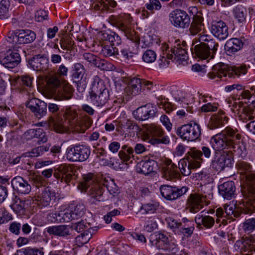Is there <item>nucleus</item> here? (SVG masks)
<instances>
[{"label": "nucleus", "instance_id": "1", "mask_svg": "<svg viewBox=\"0 0 255 255\" xmlns=\"http://www.w3.org/2000/svg\"><path fill=\"white\" fill-rule=\"evenodd\" d=\"M241 138L242 135L237 129L227 127L212 137L211 144L215 151L232 149L239 156L244 157L247 154L246 144Z\"/></svg>", "mask_w": 255, "mask_h": 255}, {"label": "nucleus", "instance_id": "2", "mask_svg": "<svg viewBox=\"0 0 255 255\" xmlns=\"http://www.w3.org/2000/svg\"><path fill=\"white\" fill-rule=\"evenodd\" d=\"M109 98V87L99 76L94 75L89 92L90 102L95 106L102 107L106 104Z\"/></svg>", "mask_w": 255, "mask_h": 255}, {"label": "nucleus", "instance_id": "3", "mask_svg": "<svg viewBox=\"0 0 255 255\" xmlns=\"http://www.w3.org/2000/svg\"><path fill=\"white\" fill-rule=\"evenodd\" d=\"M207 35L200 37V43L191 48V51L195 57L201 60L212 59L214 58L219 44L213 39H208Z\"/></svg>", "mask_w": 255, "mask_h": 255}, {"label": "nucleus", "instance_id": "4", "mask_svg": "<svg viewBox=\"0 0 255 255\" xmlns=\"http://www.w3.org/2000/svg\"><path fill=\"white\" fill-rule=\"evenodd\" d=\"M142 139L153 145L161 143L167 144L170 142L169 137L164 135L162 128L153 124L146 126L145 130L143 132Z\"/></svg>", "mask_w": 255, "mask_h": 255}, {"label": "nucleus", "instance_id": "5", "mask_svg": "<svg viewBox=\"0 0 255 255\" xmlns=\"http://www.w3.org/2000/svg\"><path fill=\"white\" fill-rule=\"evenodd\" d=\"M202 153L198 151H190L185 158L178 162V168L183 176L190 174L191 169L199 167L202 160Z\"/></svg>", "mask_w": 255, "mask_h": 255}, {"label": "nucleus", "instance_id": "6", "mask_svg": "<svg viewBox=\"0 0 255 255\" xmlns=\"http://www.w3.org/2000/svg\"><path fill=\"white\" fill-rule=\"evenodd\" d=\"M227 66L223 63H219L214 65L212 68V71L208 73V77L211 79H215L216 78H220L222 76L234 77L235 75L239 76L247 72V68L246 65L234 66L229 69H227Z\"/></svg>", "mask_w": 255, "mask_h": 255}, {"label": "nucleus", "instance_id": "7", "mask_svg": "<svg viewBox=\"0 0 255 255\" xmlns=\"http://www.w3.org/2000/svg\"><path fill=\"white\" fill-rule=\"evenodd\" d=\"M176 133L182 140L195 141L201 135V127L196 122H190L178 127L176 129Z\"/></svg>", "mask_w": 255, "mask_h": 255}, {"label": "nucleus", "instance_id": "8", "mask_svg": "<svg viewBox=\"0 0 255 255\" xmlns=\"http://www.w3.org/2000/svg\"><path fill=\"white\" fill-rule=\"evenodd\" d=\"M90 153V148L85 145H71L67 148L66 156L70 161L84 162L87 160Z\"/></svg>", "mask_w": 255, "mask_h": 255}, {"label": "nucleus", "instance_id": "9", "mask_svg": "<svg viewBox=\"0 0 255 255\" xmlns=\"http://www.w3.org/2000/svg\"><path fill=\"white\" fill-rule=\"evenodd\" d=\"M47 108L49 112L54 114L53 117H50L48 120L49 126L53 128L54 130L59 133H62L65 130L64 125V121L60 114L59 106L54 103H49Z\"/></svg>", "mask_w": 255, "mask_h": 255}, {"label": "nucleus", "instance_id": "10", "mask_svg": "<svg viewBox=\"0 0 255 255\" xmlns=\"http://www.w3.org/2000/svg\"><path fill=\"white\" fill-rule=\"evenodd\" d=\"M37 82L39 86L51 94L55 93L61 84L59 78L55 74L39 76Z\"/></svg>", "mask_w": 255, "mask_h": 255}, {"label": "nucleus", "instance_id": "11", "mask_svg": "<svg viewBox=\"0 0 255 255\" xmlns=\"http://www.w3.org/2000/svg\"><path fill=\"white\" fill-rule=\"evenodd\" d=\"M189 190L187 186H176L163 185L160 187L161 195L169 201L175 200L185 195Z\"/></svg>", "mask_w": 255, "mask_h": 255}, {"label": "nucleus", "instance_id": "12", "mask_svg": "<svg viewBox=\"0 0 255 255\" xmlns=\"http://www.w3.org/2000/svg\"><path fill=\"white\" fill-rule=\"evenodd\" d=\"M169 20L176 28H187L190 24V17L184 10L176 9L169 14Z\"/></svg>", "mask_w": 255, "mask_h": 255}, {"label": "nucleus", "instance_id": "13", "mask_svg": "<svg viewBox=\"0 0 255 255\" xmlns=\"http://www.w3.org/2000/svg\"><path fill=\"white\" fill-rule=\"evenodd\" d=\"M234 162V157L231 152H224L221 154L216 152L211 166L217 171L221 172L225 167H232Z\"/></svg>", "mask_w": 255, "mask_h": 255}, {"label": "nucleus", "instance_id": "14", "mask_svg": "<svg viewBox=\"0 0 255 255\" xmlns=\"http://www.w3.org/2000/svg\"><path fill=\"white\" fill-rule=\"evenodd\" d=\"M112 18L115 26L123 31L125 36L129 39L130 41H129L128 42H132L133 44L136 43V47L138 48L140 41L139 35L134 30L129 28L123 22V16H113Z\"/></svg>", "mask_w": 255, "mask_h": 255}, {"label": "nucleus", "instance_id": "15", "mask_svg": "<svg viewBox=\"0 0 255 255\" xmlns=\"http://www.w3.org/2000/svg\"><path fill=\"white\" fill-rule=\"evenodd\" d=\"M136 43L132 42H127L121 44L119 47L118 54L117 60H120L121 61L128 62L132 59L134 55L137 53V48L136 47Z\"/></svg>", "mask_w": 255, "mask_h": 255}, {"label": "nucleus", "instance_id": "16", "mask_svg": "<svg viewBox=\"0 0 255 255\" xmlns=\"http://www.w3.org/2000/svg\"><path fill=\"white\" fill-rule=\"evenodd\" d=\"M206 196L198 193H191L186 201L185 209L192 213H196L203 208Z\"/></svg>", "mask_w": 255, "mask_h": 255}, {"label": "nucleus", "instance_id": "17", "mask_svg": "<svg viewBox=\"0 0 255 255\" xmlns=\"http://www.w3.org/2000/svg\"><path fill=\"white\" fill-rule=\"evenodd\" d=\"M150 242L152 246L159 249L170 252L174 249V244L170 243L168 237L161 233H156L150 236Z\"/></svg>", "mask_w": 255, "mask_h": 255}, {"label": "nucleus", "instance_id": "18", "mask_svg": "<svg viewBox=\"0 0 255 255\" xmlns=\"http://www.w3.org/2000/svg\"><path fill=\"white\" fill-rule=\"evenodd\" d=\"M26 106L29 108L34 116L37 119H41L47 114V104L38 99H30L26 102Z\"/></svg>", "mask_w": 255, "mask_h": 255}, {"label": "nucleus", "instance_id": "19", "mask_svg": "<svg viewBox=\"0 0 255 255\" xmlns=\"http://www.w3.org/2000/svg\"><path fill=\"white\" fill-rule=\"evenodd\" d=\"M142 79L136 77H130L127 81V86L125 89V93L129 96H134L142 91Z\"/></svg>", "mask_w": 255, "mask_h": 255}, {"label": "nucleus", "instance_id": "20", "mask_svg": "<svg viewBox=\"0 0 255 255\" xmlns=\"http://www.w3.org/2000/svg\"><path fill=\"white\" fill-rule=\"evenodd\" d=\"M20 61V56L15 51L7 52L3 55H0V64L8 69H12L15 67Z\"/></svg>", "mask_w": 255, "mask_h": 255}, {"label": "nucleus", "instance_id": "21", "mask_svg": "<svg viewBox=\"0 0 255 255\" xmlns=\"http://www.w3.org/2000/svg\"><path fill=\"white\" fill-rule=\"evenodd\" d=\"M211 32L219 40H224L229 35L228 27L222 20L213 21L211 24Z\"/></svg>", "mask_w": 255, "mask_h": 255}, {"label": "nucleus", "instance_id": "22", "mask_svg": "<svg viewBox=\"0 0 255 255\" xmlns=\"http://www.w3.org/2000/svg\"><path fill=\"white\" fill-rule=\"evenodd\" d=\"M29 64L35 71H45L49 68V61L46 55L37 54L29 60Z\"/></svg>", "mask_w": 255, "mask_h": 255}, {"label": "nucleus", "instance_id": "23", "mask_svg": "<svg viewBox=\"0 0 255 255\" xmlns=\"http://www.w3.org/2000/svg\"><path fill=\"white\" fill-rule=\"evenodd\" d=\"M156 109L152 105L147 104L139 107L133 112L135 119L137 120L144 121L155 116Z\"/></svg>", "mask_w": 255, "mask_h": 255}, {"label": "nucleus", "instance_id": "24", "mask_svg": "<svg viewBox=\"0 0 255 255\" xmlns=\"http://www.w3.org/2000/svg\"><path fill=\"white\" fill-rule=\"evenodd\" d=\"M54 176L61 182L69 183L72 179L73 172L71 167L67 164H61L55 169Z\"/></svg>", "mask_w": 255, "mask_h": 255}, {"label": "nucleus", "instance_id": "25", "mask_svg": "<svg viewBox=\"0 0 255 255\" xmlns=\"http://www.w3.org/2000/svg\"><path fill=\"white\" fill-rule=\"evenodd\" d=\"M13 189L19 194H28L31 190L30 184L20 176L14 177L11 181Z\"/></svg>", "mask_w": 255, "mask_h": 255}, {"label": "nucleus", "instance_id": "26", "mask_svg": "<svg viewBox=\"0 0 255 255\" xmlns=\"http://www.w3.org/2000/svg\"><path fill=\"white\" fill-rule=\"evenodd\" d=\"M180 94H178L176 96L174 97L175 101L176 102L177 105H175L171 103H165L163 108L164 109L166 113H170L175 109L178 108H183L186 109V111H189V107L188 106V101L185 96L183 95L182 93Z\"/></svg>", "mask_w": 255, "mask_h": 255}, {"label": "nucleus", "instance_id": "27", "mask_svg": "<svg viewBox=\"0 0 255 255\" xmlns=\"http://www.w3.org/2000/svg\"><path fill=\"white\" fill-rule=\"evenodd\" d=\"M229 118L223 111L213 115L208 124L210 129H215L224 126L228 122Z\"/></svg>", "mask_w": 255, "mask_h": 255}, {"label": "nucleus", "instance_id": "28", "mask_svg": "<svg viewBox=\"0 0 255 255\" xmlns=\"http://www.w3.org/2000/svg\"><path fill=\"white\" fill-rule=\"evenodd\" d=\"M168 227L174 232L178 229H189L194 228V224L193 221H190L186 218H183L181 222H178L177 220L172 218H168L167 219Z\"/></svg>", "mask_w": 255, "mask_h": 255}, {"label": "nucleus", "instance_id": "29", "mask_svg": "<svg viewBox=\"0 0 255 255\" xmlns=\"http://www.w3.org/2000/svg\"><path fill=\"white\" fill-rule=\"evenodd\" d=\"M219 194L224 198L231 200L235 195L236 187L234 182L228 181L219 186Z\"/></svg>", "mask_w": 255, "mask_h": 255}, {"label": "nucleus", "instance_id": "30", "mask_svg": "<svg viewBox=\"0 0 255 255\" xmlns=\"http://www.w3.org/2000/svg\"><path fill=\"white\" fill-rule=\"evenodd\" d=\"M243 184L242 192L243 195H249L255 192V174L251 173L247 174L245 177H243Z\"/></svg>", "mask_w": 255, "mask_h": 255}, {"label": "nucleus", "instance_id": "31", "mask_svg": "<svg viewBox=\"0 0 255 255\" xmlns=\"http://www.w3.org/2000/svg\"><path fill=\"white\" fill-rule=\"evenodd\" d=\"M72 92V88L70 85L65 84L62 86L61 84L56 89V91L52 94L55 95V98L57 100H67L71 99Z\"/></svg>", "mask_w": 255, "mask_h": 255}, {"label": "nucleus", "instance_id": "32", "mask_svg": "<svg viewBox=\"0 0 255 255\" xmlns=\"http://www.w3.org/2000/svg\"><path fill=\"white\" fill-rule=\"evenodd\" d=\"M244 43L243 41L237 38H233L228 40L225 45V49L227 54L229 55H232L236 52L240 50Z\"/></svg>", "mask_w": 255, "mask_h": 255}, {"label": "nucleus", "instance_id": "33", "mask_svg": "<svg viewBox=\"0 0 255 255\" xmlns=\"http://www.w3.org/2000/svg\"><path fill=\"white\" fill-rule=\"evenodd\" d=\"M157 167V163L153 160L141 161L137 167V172L144 175H147L154 171Z\"/></svg>", "mask_w": 255, "mask_h": 255}, {"label": "nucleus", "instance_id": "34", "mask_svg": "<svg viewBox=\"0 0 255 255\" xmlns=\"http://www.w3.org/2000/svg\"><path fill=\"white\" fill-rule=\"evenodd\" d=\"M170 51L173 56V61H175L179 64L186 61L188 57L186 49L181 45H177V47L174 46L171 49Z\"/></svg>", "mask_w": 255, "mask_h": 255}, {"label": "nucleus", "instance_id": "35", "mask_svg": "<svg viewBox=\"0 0 255 255\" xmlns=\"http://www.w3.org/2000/svg\"><path fill=\"white\" fill-rule=\"evenodd\" d=\"M101 39L103 40L108 41L111 45L119 47L122 44V41L120 36L113 31L101 32Z\"/></svg>", "mask_w": 255, "mask_h": 255}, {"label": "nucleus", "instance_id": "36", "mask_svg": "<svg viewBox=\"0 0 255 255\" xmlns=\"http://www.w3.org/2000/svg\"><path fill=\"white\" fill-rule=\"evenodd\" d=\"M98 183L93 173H89L83 175V181L78 186V189L83 192H86L91 186Z\"/></svg>", "mask_w": 255, "mask_h": 255}, {"label": "nucleus", "instance_id": "37", "mask_svg": "<svg viewBox=\"0 0 255 255\" xmlns=\"http://www.w3.org/2000/svg\"><path fill=\"white\" fill-rule=\"evenodd\" d=\"M47 232L50 235L65 237L70 235L69 229L66 225L53 226L47 227Z\"/></svg>", "mask_w": 255, "mask_h": 255}, {"label": "nucleus", "instance_id": "38", "mask_svg": "<svg viewBox=\"0 0 255 255\" xmlns=\"http://www.w3.org/2000/svg\"><path fill=\"white\" fill-rule=\"evenodd\" d=\"M203 21V18L202 16L197 15L193 16L189 25V32L190 35H196L202 30L204 26Z\"/></svg>", "mask_w": 255, "mask_h": 255}, {"label": "nucleus", "instance_id": "39", "mask_svg": "<svg viewBox=\"0 0 255 255\" xmlns=\"http://www.w3.org/2000/svg\"><path fill=\"white\" fill-rule=\"evenodd\" d=\"M104 189L102 187L101 182L100 183L95 184L93 186H91L88 189L86 192L88 194L98 201H104V199L102 198Z\"/></svg>", "mask_w": 255, "mask_h": 255}, {"label": "nucleus", "instance_id": "40", "mask_svg": "<svg viewBox=\"0 0 255 255\" xmlns=\"http://www.w3.org/2000/svg\"><path fill=\"white\" fill-rule=\"evenodd\" d=\"M119 127L123 130L130 133L132 132L134 134L137 133L140 131V128L137 125L136 122L129 119H127L119 123Z\"/></svg>", "mask_w": 255, "mask_h": 255}, {"label": "nucleus", "instance_id": "41", "mask_svg": "<svg viewBox=\"0 0 255 255\" xmlns=\"http://www.w3.org/2000/svg\"><path fill=\"white\" fill-rule=\"evenodd\" d=\"M54 197V192H51L48 188H46L38 196L37 200L39 202V204L46 207L50 204L51 200Z\"/></svg>", "mask_w": 255, "mask_h": 255}, {"label": "nucleus", "instance_id": "42", "mask_svg": "<svg viewBox=\"0 0 255 255\" xmlns=\"http://www.w3.org/2000/svg\"><path fill=\"white\" fill-rule=\"evenodd\" d=\"M19 44H27L32 42L36 38V34L30 30H18Z\"/></svg>", "mask_w": 255, "mask_h": 255}, {"label": "nucleus", "instance_id": "43", "mask_svg": "<svg viewBox=\"0 0 255 255\" xmlns=\"http://www.w3.org/2000/svg\"><path fill=\"white\" fill-rule=\"evenodd\" d=\"M195 222L198 225H203L207 229L211 228L215 224V219L210 216L197 215L195 218Z\"/></svg>", "mask_w": 255, "mask_h": 255}, {"label": "nucleus", "instance_id": "44", "mask_svg": "<svg viewBox=\"0 0 255 255\" xmlns=\"http://www.w3.org/2000/svg\"><path fill=\"white\" fill-rule=\"evenodd\" d=\"M86 69L80 63H76L72 65V79L74 80H78L81 78L86 77Z\"/></svg>", "mask_w": 255, "mask_h": 255}, {"label": "nucleus", "instance_id": "45", "mask_svg": "<svg viewBox=\"0 0 255 255\" xmlns=\"http://www.w3.org/2000/svg\"><path fill=\"white\" fill-rule=\"evenodd\" d=\"M101 54L106 57H111L112 59H117L118 49L117 47L111 45H105L102 47Z\"/></svg>", "mask_w": 255, "mask_h": 255}, {"label": "nucleus", "instance_id": "46", "mask_svg": "<svg viewBox=\"0 0 255 255\" xmlns=\"http://www.w3.org/2000/svg\"><path fill=\"white\" fill-rule=\"evenodd\" d=\"M159 206V203L158 202L151 201L142 205L140 211L143 214H153L156 212Z\"/></svg>", "mask_w": 255, "mask_h": 255}, {"label": "nucleus", "instance_id": "47", "mask_svg": "<svg viewBox=\"0 0 255 255\" xmlns=\"http://www.w3.org/2000/svg\"><path fill=\"white\" fill-rule=\"evenodd\" d=\"M88 226H90L89 224L82 220L78 223L73 224L71 228L77 232L81 233V236L83 239L84 238L85 240L86 238H87L86 234L87 233Z\"/></svg>", "mask_w": 255, "mask_h": 255}, {"label": "nucleus", "instance_id": "48", "mask_svg": "<svg viewBox=\"0 0 255 255\" xmlns=\"http://www.w3.org/2000/svg\"><path fill=\"white\" fill-rule=\"evenodd\" d=\"M49 147L45 145L39 146L32 149L31 151L23 153V156L27 157H36L41 156L44 152L48 151Z\"/></svg>", "mask_w": 255, "mask_h": 255}, {"label": "nucleus", "instance_id": "49", "mask_svg": "<svg viewBox=\"0 0 255 255\" xmlns=\"http://www.w3.org/2000/svg\"><path fill=\"white\" fill-rule=\"evenodd\" d=\"M234 15L239 22L242 23L246 21L247 15V10L242 5H238L233 10Z\"/></svg>", "mask_w": 255, "mask_h": 255}, {"label": "nucleus", "instance_id": "50", "mask_svg": "<svg viewBox=\"0 0 255 255\" xmlns=\"http://www.w3.org/2000/svg\"><path fill=\"white\" fill-rule=\"evenodd\" d=\"M102 186L106 187L109 192L114 196L118 193V187L116 184L114 179L109 178V179H104L101 181Z\"/></svg>", "mask_w": 255, "mask_h": 255}, {"label": "nucleus", "instance_id": "51", "mask_svg": "<svg viewBox=\"0 0 255 255\" xmlns=\"http://www.w3.org/2000/svg\"><path fill=\"white\" fill-rule=\"evenodd\" d=\"M242 229L247 234H250L255 231V216L246 219L242 223Z\"/></svg>", "mask_w": 255, "mask_h": 255}, {"label": "nucleus", "instance_id": "52", "mask_svg": "<svg viewBox=\"0 0 255 255\" xmlns=\"http://www.w3.org/2000/svg\"><path fill=\"white\" fill-rule=\"evenodd\" d=\"M164 176L168 179L176 178L178 175L177 167L171 162L166 166L163 169Z\"/></svg>", "mask_w": 255, "mask_h": 255}, {"label": "nucleus", "instance_id": "53", "mask_svg": "<svg viewBox=\"0 0 255 255\" xmlns=\"http://www.w3.org/2000/svg\"><path fill=\"white\" fill-rule=\"evenodd\" d=\"M60 45L62 49L71 51L74 48V42L70 37L66 36L60 39Z\"/></svg>", "mask_w": 255, "mask_h": 255}, {"label": "nucleus", "instance_id": "54", "mask_svg": "<svg viewBox=\"0 0 255 255\" xmlns=\"http://www.w3.org/2000/svg\"><path fill=\"white\" fill-rule=\"evenodd\" d=\"M10 6L9 0H1L0 2V19H5L9 17L8 9Z\"/></svg>", "mask_w": 255, "mask_h": 255}, {"label": "nucleus", "instance_id": "55", "mask_svg": "<svg viewBox=\"0 0 255 255\" xmlns=\"http://www.w3.org/2000/svg\"><path fill=\"white\" fill-rule=\"evenodd\" d=\"M43 248H31L30 247L22 249L18 251L20 255H43Z\"/></svg>", "mask_w": 255, "mask_h": 255}, {"label": "nucleus", "instance_id": "56", "mask_svg": "<svg viewBox=\"0 0 255 255\" xmlns=\"http://www.w3.org/2000/svg\"><path fill=\"white\" fill-rule=\"evenodd\" d=\"M237 166L241 174L243 175V177L252 172V167L250 164L244 161H238L237 163Z\"/></svg>", "mask_w": 255, "mask_h": 255}, {"label": "nucleus", "instance_id": "57", "mask_svg": "<svg viewBox=\"0 0 255 255\" xmlns=\"http://www.w3.org/2000/svg\"><path fill=\"white\" fill-rule=\"evenodd\" d=\"M119 156L122 160V166H121V164H119L118 166L116 167L117 169L124 170L125 169H127L128 168L127 162L129 161L131 158L129 155L126 153V151L125 150H120L119 152Z\"/></svg>", "mask_w": 255, "mask_h": 255}, {"label": "nucleus", "instance_id": "58", "mask_svg": "<svg viewBox=\"0 0 255 255\" xmlns=\"http://www.w3.org/2000/svg\"><path fill=\"white\" fill-rule=\"evenodd\" d=\"M91 6L92 9L95 11H100L102 13L108 11L106 2L104 0H94Z\"/></svg>", "mask_w": 255, "mask_h": 255}, {"label": "nucleus", "instance_id": "59", "mask_svg": "<svg viewBox=\"0 0 255 255\" xmlns=\"http://www.w3.org/2000/svg\"><path fill=\"white\" fill-rule=\"evenodd\" d=\"M255 252V240L251 238H245L243 252Z\"/></svg>", "mask_w": 255, "mask_h": 255}, {"label": "nucleus", "instance_id": "60", "mask_svg": "<svg viewBox=\"0 0 255 255\" xmlns=\"http://www.w3.org/2000/svg\"><path fill=\"white\" fill-rule=\"evenodd\" d=\"M142 59L144 62L152 63L156 59V54L154 51L148 49L146 50L142 55Z\"/></svg>", "mask_w": 255, "mask_h": 255}, {"label": "nucleus", "instance_id": "61", "mask_svg": "<svg viewBox=\"0 0 255 255\" xmlns=\"http://www.w3.org/2000/svg\"><path fill=\"white\" fill-rule=\"evenodd\" d=\"M65 118L70 122L75 123V122L78 119V113L75 109L71 108H67L64 113Z\"/></svg>", "mask_w": 255, "mask_h": 255}, {"label": "nucleus", "instance_id": "62", "mask_svg": "<svg viewBox=\"0 0 255 255\" xmlns=\"http://www.w3.org/2000/svg\"><path fill=\"white\" fill-rule=\"evenodd\" d=\"M158 225L156 219L155 218H150L146 221L144 226V229L148 232H151L157 229Z\"/></svg>", "mask_w": 255, "mask_h": 255}, {"label": "nucleus", "instance_id": "63", "mask_svg": "<svg viewBox=\"0 0 255 255\" xmlns=\"http://www.w3.org/2000/svg\"><path fill=\"white\" fill-rule=\"evenodd\" d=\"M20 81V84L24 87V88H31L33 83V78L29 75H22L19 78Z\"/></svg>", "mask_w": 255, "mask_h": 255}, {"label": "nucleus", "instance_id": "64", "mask_svg": "<svg viewBox=\"0 0 255 255\" xmlns=\"http://www.w3.org/2000/svg\"><path fill=\"white\" fill-rule=\"evenodd\" d=\"M251 193L249 195H243V196L247 200L249 210L255 212V192Z\"/></svg>", "mask_w": 255, "mask_h": 255}]
</instances>
